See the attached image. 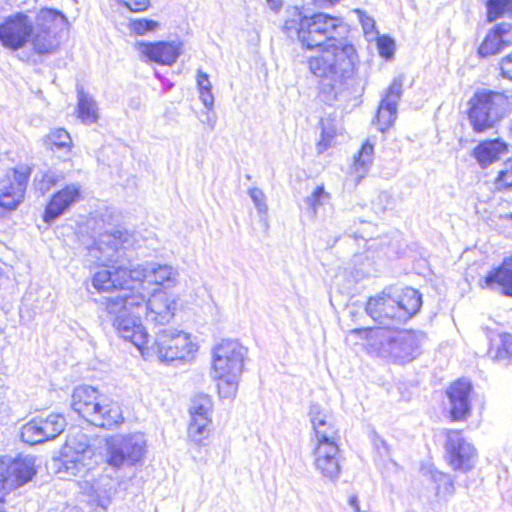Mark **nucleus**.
Returning a JSON list of instances; mask_svg holds the SVG:
<instances>
[{"mask_svg":"<svg viewBox=\"0 0 512 512\" xmlns=\"http://www.w3.org/2000/svg\"><path fill=\"white\" fill-rule=\"evenodd\" d=\"M113 326L124 340L130 341L142 353L148 343V334L138 317L131 313L119 315L113 320Z\"/></svg>","mask_w":512,"mask_h":512,"instance_id":"obj_19","label":"nucleus"},{"mask_svg":"<svg viewBox=\"0 0 512 512\" xmlns=\"http://www.w3.org/2000/svg\"><path fill=\"white\" fill-rule=\"evenodd\" d=\"M496 186L499 190L512 189V158L504 163V169L499 172L496 178Z\"/></svg>","mask_w":512,"mask_h":512,"instance_id":"obj_44","label":"nucleus"},{"mask_svg":"<svg viewBox=\"0 0 512 512\" xmlns=\"http://www.w3.org/2000/svg\"><path fill=\"white\" fill-rule=\"evenodd\" d=\"M86 421L96 427L113 429L124 422V416L117 402L103 397L99 403H96Z\"/></svg>","mask_w":512,"mask_h":512,"instance_id":"obj_20","label":"nucleus"},{"mask_svg":"<svg viewBox=\"0 0 512 512\" xmlns=\"http://www.w3.org/2000/svg\"><path fill=\"white\" fill-rule=\"evenodd\" d=\"M445 448L449 464L453 469L467 471L474 465L475 449L459 431L448 433Z\"/></svg>","mask_w":512,"mask_h":512,"instance_id":"obj_14","label":"nucleus"},{"mask_svg":"<svg viewBox=\"0 0 512 512\" xmlns=\"http://www.w3.org/2000/svg\"><path fill=\"white\" fill-rule=\"evenodd\" d=\"M257 211L259 213H266L267 212V204H266V197L263 193V191L257 187L251 188L248 191Z\"/></svg>","mask_w":512,"mask_h":512,"instance_id":"obj_49","label":"nucleus"},{"mask_svg":"<svg viewBox=\"0 0 512 512\" xmlns=\"http://www.w3.org/2000/svg\"><path fill=\"white\" fill-rule=\"evenodd\" d=\"M403 81L402 76L396 77L381 99L380 104L398 112L397 105L403 94Z\"/></svg>","mask_w":512,"mask_h":512,"instance_id":"obj_34","label":"nucleus"},{"mask_svg":"<svg viewBox=\"0 0 512 512\" xmlns=\"http://www.w3.org/2000/svg\"><path fill=\"white\" fill-rule=\"evenodd\" d=\"M392 295L396 297L399 316L402 317L404 322L414 316L421 308L422 296L414 288L407 287L400 294L392 290Z\"/></svg>","mask_w":512,"mask_h":512,"instance_id":"obj_26","label":"nucleus"},{"mask_svg":"<svg viewBox=\"0 0 512 512\" xmlns=\"http://www.w3.org/2000/svg\"><path fill=\"white\" fill-rule=\"evenodd\" d=\"M359 271L362 276H368L370 274V270L367 269L366 267L360 268Z\"/></svg>","mask_w":512,"mask_h":512,"instance_id":"obj_59","label":"nucleus"},{"mask_svg":"<svg viewBox=\"0 0 512 512\" xmlns=\"http://www.w3.org/2000/svg\"><path fill=\"white\" fill-rule=\"evenodd\" d=\"M47 138L51 145L59 149L69 147L71 144L69 133L62 128L51 131Z\"/></svg>","mask_w":512,"mask_h":512,"instance_id":"obj_46","label":"nucleus"},{"mask_svg":"<svg viewBox=\"0 0 512 512\" xmlns=\"http://www.w3.org/2000/svg\"><path fill=\"white\" fill-rule=\"evenodd\" d=\"M380 443H381L382 448H383L386 452H388V446H387V443H386L384 440H381V441H380Z\"/></svg>","mask_w":512,"mask_h":512,"instance_id":"obj_61","label":"nucleus"},{"mask_svg":"<svg viewBox=\"0 0 512 512\" xmlns=\"http://www.w3.org/2000/svg\"><path fill=\"white\" fill-rule=\"evenodd\" d=\"M468 121L475 133L496 129L510 111L509 97L499 91L481 89L468 101Z\"/></svg>","mask_w":512,"mask_h":512,"instance_id":"obj_5","label":"nucleus"},{"mask_svg":"<svg viewBox=\"0 0 512 512\" xmlns=\"http://www.w3.org/2000/svg\"><path fill=\"white\" fill-rule=\"evenodd\" d=\"M366 312L375 322L385 326V329H392L394 325L404 322L399 316V306L396 297L392 295V288L371 297L367 302Z\"/></svg>","mask_w":512,"mask_h":512,"instance_id":"obj_12","label":"nucleus"},{"mask_svg":"<svg viewBox=\"0 0 512 512\" xmlns=\"http://www.w3.org/2000/svg\"><path fill=\"white\" fill-rule=\"evenodd\" d=\"M212 401L207 395H198L191 401L189 408L191 419L210 418Z\"/></svg>","mask_w":512,"mask_h":512,"instance_id":"obj_36","label":"nucleus"},{"mask_svg":"<svg viewBox=\"0 0 512 512\" xmlns=\"http://www.w3.org/2000/svg\"><path fill=\"white\" fill-rule=\"evenodd\" d=\"M267 3L272 9L277 10L281 6L282 0H267Z\"/></svg>","mask_w":512,"mask_h":512,"instance_id":"obj_57","label":"nucleus"},{"mask_svg":"<svg viewBox=\"0 0 512 512\" xmlns=\"http://www.w3.org/2000/svg\"><path fill=\"white\" fill-rule=\"evenodd\" d=\"M80 198V186L77 184L67 185L53 195L47 204L43 219L51 223L60 217L65 211Z\"/></svg>","mask_w":512,"mask_h":512,"instance_id":"obj_23","label":"nucleus"},{"mask_svg":"<svg viewBox=\"0 0 512 512\" xmlns=\"http://www.w3.org/2000/svg\"><path fill=\"white\" fill-rule=\"evenodd\" d=\"M211 418L191 419L188 427V436L195 444H200L209 433Z\"/></svg>","mask_w":512,"mask_h":512,"instance_id":"obj_35","label":"nucleus"},{"mask_svg":"<svg viewBox=\"0 0 512 512\" xmlns=\"http://www.w3.org/2000/svg\"><path fill=\"white\" fill-rule=\"evenodd\" d=\"M78 117L88 125L97 122L99 118L97 103L83 90H78Z\"/></svg>","mask_w":512,"mask_h":512,"instance_id":"obj_30","label":"nucleus"},{"mask_svg":"<svg viewBox=\"0 0 512 512\" xmlns=\"http://www.w3.org/2000/svg\"><path fill=\"white\" fill-rule=\"evenodd\" d=\"M67 25L66 17L54 9H41L36 16L29 41L37 54H51L60 44L58 31Z\"/></svg>","mask_w":512,"mask_h":512,"instance_id":"obj_6","label":"nucleus"},{"mask_svg":"<svg viewBox=\"0 0 512 512\" xmlns=\"http://www.w3.org/2000/svg\"><path fill=\"white\" fill-rule=\"evenodd\" d=\"M30 174V168L24 165L7 173L0 189V207L13 210L22 202Z\"/></svg>","mask_w":512,"mask_h":512,"instance_id":"obj_13","label":"nucleus"},{"mask_svg":"<svg viewBox=\"0 0 512 512\" xmlns=\"http://www.w3.org/2000/svg\"><path fill=\"white\" fill-rule=\"evenodd\" d=\"M500 69L504 78L512 80V52L502 58Z\"/></svg>","mask_w":512,"mask_h":512,"instance_id":"obj_52","label":"nucleus"},{"mask_svg":"<svg viewBox=\"0 0 512 512\" xmlns=\"http://www.w3.org/2000/svg\"><path fill=\"white\" fill-rule=\"evenodd\" d=\"M485 5L488 22L512 14V0H486Z\"/></svg>","mask_w":512,"mask_h":512,"instance_id":"obj_33","label":"nucleus"},{"mask_svg":"<svg viewBox=\"0 0 512 512\" xmlns=\"http://www.w3.org/2000/svg\"><path fill=\"white\" fill-rule=\"evenodd\" d=\"M136 239L127 230H113L101 233L88 248L87 261L96 265L110 266L101 269L92 277V285L99 292L123 288L132 281V268L126 266L135 249Z\"/></svg>","mask_w":512,"mask_h":512,"instance_id":"obj_2","label":"nucleus"},{"mask_svg":"<svg viewBox=\"0 0 512 512\" xmlns=\"http://www.w3.org/2000/svg\"><path fill=\"white\" fill-rule=\"evenodd\" d=\"M197 86L201 102L206 108L212 109L214 105V96L211 91V83L208 74L201 70H199L197 74Z\"/></svg>","mask_w":512,"mask_h":512,"instance_id":"obj_37","label":"nucleus"},{"mask_svg":"<svg viewBox=\"0 0 512 512\" xmlns=\"http://www.w3.org/2000/svg\"><path fill=\"white\" fill-rule=\"evenodd\" d=\"M352 333L367 340L370 352L383 358H390L400 364L416 358L424 339L420 333L383 327L354 329Z\"/></svg>","mask_w":512,"mask_h":512,"instance_id":"obj_3","label":"nucleus"},{"mask_svg":"<svg viewBox=\"0 0 512 512\" xmlns=\"http://www.w3.org/2000/svg\"><path fill=\"white\" fill-rule=\"evenodd\" d=\"M486 285L492 289L500 288L506 296H512V267L504 262L488 273L485 278Z\"/></svg>","mask_w":512,"mask_h":512,"instance_id":"obj_27","label":"nucleus"},{"mask_svg":"<svg viewBox=\"0 0 512 512\" xmlns=\"http://www.w3.org/2000/svg\"><path fill=\"white\" fill-rule=\"evenodd\" d=\"M373 152L374 146L369 141H366L355 158V168L357 171L362 170L363 173L367 171L373 160Z\"/></svg>","mask_w":512,"mask_h":512,"instance_id":"obj_41","label":"nucleus"},{"mask_svg":"<svg viewBox=\"0 0 512 512\" xmlns=\"http://www.w3.org/2000/svg\"><path fill=\"white\" fill-rule=\"evenodd\" d=\"M375 119L378 130L385 132L397 119V111L380 104Z\"/></svg>","mask_w":512,"mask_h":512,"instance_id":"obj_39","label":"nucleus"},{"mask_svg":"<svg viewBox=\"0 0 512 512\" xmlns=\"http://www.w3.org/2000/svg\"><path fill=\"white\" fill-rule=\"evenodd\" d=\"M41 426L46 440H52L60 435L66 427V419L61 414H50L47 417H41Z\"/></svg>","mask_w":512,"mask_h":512,"instance_id":"obj_32","label":"nucleus"},{"mask_svg":"<svg viewBox=\"0 0 512 512\" xmlns=\"http://www.w3.org/2000/svg\"><path fill=\"white\" fill-rule=\"evenodd\" d=\"M471 390V382L466 379L457 380L447 390L453 420H462L469 414Z\"/></svg>","mask_w":512,"mask_h":512,"instance_id":"obj_22","label":"nucleus"},{"mask_svg":"<svg viewBox=\"0 0 512 512\" xmlns=\"http://www.w3.org/2000/svg\"><path fill=\"white\" fill-rule=\"evenodd\" d=\"M507 144L501 139L480 142L472 151V156L483 169L500 160L507 152Z\"/></svg>","mask_w":512,"mask_h":512,"instance_id":"obj_25","label":"nucleus"},{"mask_svg":"<svg viewBox=\"0 0 512 512\" xmlns=\"http://www.w3.org/2000/svg\"><path fill=\"white\" fill-rule=\"evenodd\" d=\"M157 27L158 23L156 21L146 18L134 19L130 22L131 30L138 35H144L155 30Z\"/></svg>","mask_w":512,"mask_h":512,"instance_id":"obj_47","label":"nucleus"},{"mask_svg":"<svg viewBox=\"0 0 512 512\" xmlns=\"http://www.w3.org/2000/svg\"><path fill=\"white\" fill-rule=\"evenodd\" d=\"M488 355L492 360L508 365L512 357V334L501 333L491 339Z\"/></svg>","mask_w":512,"mask_h":512,"instance_id":"obj_28","label":"nucleus"},{"mask_svg":"<svg viewBox=\"0 0 512 512\" xmlns=\"http://www.w3.org/2000/svg\"><path fill=\"white\" fill-rule=\"evenodd\" d=\"M338 1L339 0H313V3L319 7H327V6L334 5Z\"/></svg>","mask_w":512,"mask_h":512,"instance_id":"obj_56","label":"nucleus"},{"mask_svg":"<svg viewBox=\"0 0 512 512\" xmlns=\"http://www.w3.org/2000/svg\"><path fill=\"white\" fill-rule=\"evenodd\" d=\"M361 23L365 33H368L370 30L374 28V20L371 17H361Z\"/></svg>","mask_w":512,"mask_h":512,"instance_id":"obj_55","label":"nucleus"},{"mask_svg":"<svg viewBox=\"0 0 512 512\" xmlns=\"http://www.w3.org/2000/svg\"><path fill=\"white\" fill-rule=\"evenodd\" d=\"M309 418L316 437V444L337 443L338 429L333 416L319 404L312 403L309 407Z\"/></svg>","mask_w":512,"mask_h":512,"instance_id":"obj_18","label":"nucleus"},{"mask_svg":"<svg viewBox=\"0 0 512 512\" xmlns=\"http://www.w3.org/2000/svg\"><path fill=\"white\" fill-rule=\"evenodd\" d=\"M330 198V194L325 191L323 186H317L310 196L305 198V204L311 209L313 216H316L318 208Z\"/></svg>","mask_w":512,"mask_h":512,"instance_id":"obj_40","label":"nucleus"},{"mask_svg":"<svg viewBox=\"0 0 512 512\" xmlns=\"http://www.w3.org/2000/svg\"><path fill=\"white\" fill-rule=\"evenodd\" d=\"M377 47H378L379 54L382 57L389 59L394 54L395 43L389 37L380 36L377 40Z\"/></svg>","mask_w":512,"mask_h":512,"instance_id":"obj_48","label":"nucleus"},{"mask_svg":"<svg viewBox=\"0 0 512 512\" xmlns=\"http://www.w3.org/2000/svg\"><path fill=\"white\" fill-rule=\"evenodd\" d=\"M145 439L140 433L116 434L106 439L107 462L121 468L133 466L144 455Z\"/></svg>","mask_w":512,"mask_h":512,"instance_id":"obj_9","label":"nucleus"},{"mask_svg":"<svg viewBox=\"0 0 512 512\" xmlns=\"http://www.w3.org/2000/svg\"><path fill=\"white\" fill-rule=\"evenodd\" d=\"M136 49L143 59L161 65H172L181 53V43L166 42H138Z\"/></svg>","mask_w":512,"mask_h":512,"instance_id":"obj_17","label":"nucleus"},{"mask_svg":"<svg viewBox=\"0 0 512 512\" xmlns=\"http://www.w3.org/2000/svg\"><path fill=\"white\" fill-rule=\"evenodd\" d=\"M313 454L316 471L329 481H337L341 472V455L338 444H316Z\"/></svg>","mask_w":512,"mask_h":512,"instance_id":"obj_15","label":"nucleus"},{"mask_svg":"<svg viewBox=\"0 0 512 512\" xmlns=\"http://www.w3.org/2000/svg\"><path fill=\"white\" fill-rule=\"evenodd\" d=\"M62 176L53 171L42 173L40 177L36 176L34 185L36 190L42 194L48 192L57 182L61 180Z\"/></svg>","mask_w":512,"mask_h":512,"instance_id":"obj_42","label":"nucleus"},{"mask_svg":"<svg viewBox=\"0 0 512 512\" xmlns=\"http://www.w3.org/2000/svg\"><path fill=\"white\" fill-rule=\"evenodd\" d=\"M433 481L437 484V493L443 488L447 493H453V482L450 477L442 472L432 474Z\"/></svg>","mask_w":512,"mask_h":512,"instance_id":"obj_50","label":"nucleus"},{"mask_svg":"<svg viewBox=\"0 0 512 512\" xmlns=\"http://www.w3.org/2000/svg\"><path fill=\"white\" fill-rule=\"evenodd\" d=\"M41 424V417L33 418L24 424L21 429V439L23 442L35 445L47 441Z\"/></svg>","mask_w":512,"mask_h":512,"instance_id":"obj_31","label":"nucleus"},{"mask_svg":"<svg viewBox=\"0 0 512 512\" xmlns=\"http://www.w3.org/2000/svg\"><path fill=\"white\" fill-rule=\"evenodd\" d=\"M362 260L368 261V258L366 256H364V255H357V256L354 257V263L355 264L362 262Z\"/></svg>","mask_w":512,"mask_h":512,"instance_id":"obj_58","label":"nucleus"},{"mask_svg":"<svg viewBox=\"0 0 512 512\" xmlns=\"http://www.w3.org/2000/svg\"><path fill=\"white\" fill-rule=\"evenodd\" d=\"M248 350L239 341L222 339L212 349L211 377L222 398L235 397Z\"/></svg>","mask_w":512,"mask_h":512,"instance_id":"obj_4","label":"nucleus"},{"mask_svg":"<svg viewBox=\"0 0 512 512\" xmlns=\"http://www.w3.org/2000/svg\"><path fill=\"white\" fill-rule=\"evenodd\" d=\"M510 29V25L509 24H505V23H501V24H498L494 27L493 30H491L490 32L491 33H497L499 37H501V39H503V35H505Z\"/></svg>","mask_w":512,"mask_h":512,"instance_id":"obj_54","label":"nucleus"},{"mask_svg":"<svg viewBox=\"0 0 512 512\" xmlns=\"http://www.w3.org/2000/svg\"><path fill=\"white\" fill-rule=\"evenodd\" d=\"M335 136V132L333 128L326 127L324 121H321V135L320 139L316 144V149L319 154L325 152L328 148L332 146V142Z\"/></svg>","mask_w":512,"mask_h":512,"instance_id":"obj_45","label":"nucleus"},{"mask_svg":"<svg viewBox=\"0 0 512 512\" xmlns=\"http://www.w3.org/2000/svg\"><path fill=\"white\" fill-rule=\"evenodd\" d=\"M102 398L96 388L89 385H80L73 390L71 407L83 419L87 420L96 403H99Z\"/></svg>","mask_w":512,"mask_h":512,"instance_id":"obj_24","label":"nucleus"},{"mask_svg":"<svg viewBox=\"0 0 512 512\" xmlns=\"http://www.w3.org/2000/svg\"><path fill=\"white\" fill-rule=\"evenodd\" d=\"M503 262L506 264V266H510L512 267V256L511 257H508V258H505L503 260Z\"/></svg>","mask_w":512,"mask_h":512,"instance_id":"obj_60","label":"nucleus"},{"mask_svg":"<svg viewBox=\"0 0 512 512\" xmlns=\"http://www.w3.org/2000/svg\"><path fill=\"white\" fill-rule=\"evenodd\" d=\"M504 46V41L497 33L489 32L478 49V53L482 57L491 56L499 53Z\"/></svg>","mask_w":512,"mask_h":512,"instance_id":"obj_38","label":"nucleus"},{"mask_svg":"<svg viewBox=\"0 0 512 512\" xmlns=\"http://www.w3.org/2000/svg\"><path fill=\"white\" fill-rule=\"evenodd\" d=\"M131 11H144L149 6V0H117Z\"/></svg>","mask_w":512,"mask_h":512,"instance_id":"obj_51","label":"nucleus"},{"mask_svg":"<svg viewBox=\"0 0 512 512\" xmlns=\"http://www.w3.org/2000/svg\"><path fill=\"white\" fill-rule=\"evenodd\" d=\"M132 281L154 283L166 287L174 286L179 276L178 271L170 265L149 263L132 268Z\"/></svg>","mask_w":512,"mask_h":512,"instance_id":"obj_16","label":"nucleus"},{"mask_svg":"<svg viewBox=\"0 0 512 512\" xmlns=\"http://www.w3.org/2000/svg\"><path fill=\"white\" fill-rule=\"evenodd\" d=\"M33 32V22L25 13L8 16L0 24V42L12 50H18L28 43Z\"/></svg>","mask_w":512,"mask_h":512,"instance_id":"obj_11","label":"nucleus"},{"mask_svg":"<svg viewBox=\"0 0 512 512\" xmlns=\"http://www.w3.org/2000/svg\"><path fill=\"white\" fill-rule=\"evenodd\" d=\"M176 301L167 293L159 291L149 297L146 303V319L156 325H165L174 317Z\"/></svg>","mask_w":512,"mask_h":512,"instance_id":"obj_21","label":"nucleus"},{"mask_svg":"<svg viewBox=\"0 0 512 512\" xmlns=\"http://www.w3.org/2000/svg\"><path fill=\"white\" fill-rule=\"evenodd\" d=\"M505 218L512 220V213L506 214Z\"/></svg>","mask_w":512,"mask_h":512,"instance_id":"obj_62","label":"nucleus"},{"mask_svg":"<svg viewBox=\"0 0 512 512\" xmlns=\"http://www.w3.org/2000/svg\"><path fill=\"white\" fill-rule=\"evenodd\" d=\"M105 306L108 314L114 316L115 318L119 315L129 313L121 291L116 296L107 298Z\"/></svg>","mask_w":512,"mask_h":512,"instance_id":"obj_43","label":"nucleus"},{"mask_svg":"<svg viewBox=\"0 0 512 512\" xmlns=\"http://www.w3.org/2000/svg\"><path fill=\"white\" fill-rule=\"evenodd\" d=\"M202 122L206 124L210 130H214L217 122V117L215 114L207 112L205 114V119H203Z\"/></svg>","mask_w":512,"mask_h":512,"instance_id":"obj_53","label":"nucleus"},{"mask_svg":"<svg viewBox=\"0 0 512 512\" xmlns=\"http://www.w3.org/2000/svg\"><path fill=\"white\" fill-rule=\"evenodd\" d=\"M120 291L129 313H131L134 308H138L142 305L146 306L150 295L149 290L144 287L143 282H129L124 285L123 288H120Z\"/></svg>","mask_w":512,"mask_h":512,"instance_id":"obj_29","label":"nucleus"},{"mask_svg":"<svg viewBox=\"0 0 512 512\" xmlns=\"http://www.w3.org/2000/svg\"><path fill=\"white\" fill-rule=\"evenodd\" d=\"M151 350L161 361L190 360L197 351L189 334L173 328H165L156 332Z\"/></svg>","mask_w":512,"mask_h":512,"instance_id":"obj_7","label":"nucleus"},{"mask_svg":"<svg viewBox=\"0 0 512 512\" xmlns=\"http://www.w3.org/2000/svg\"><path fill=\"white\" fill-rule=\"evenodd\" d=\"M92 450L88 443V437L78 432L71 435L61 451V462L66 472L76 476L86 470L90 465Z\"/></svg>","mask_w":512,"mask_h":512,"instance_id":"obj_10","label":"nucleus"},{"mask_svg":"<svg viewBox=\"0 0 512 512\" xmlns=\"http://www.w3.org/2000/svg\"><path fill=\"white\" fill-rule=\"evenodd\" d=\"M32 457L0 458V512H6L8 495L28 483L35 475Z\"/></svg>","mask_w":512,"mask_h":512,"instance_id":"obj_8","label":"nucleus"},{"mask_svg":"<svg viewBox=\"0 0 512 512\" xmlns=\"http://www.w3.org/2000/svg\"><path fill=\"white\" fill-rule=\"evenodd\" d=\"M284 31L289 37L297 36L307 49H319L320 54L308 58L313 75L329 80L333 87L353 77L358 54L353 44L343 40L347 26L339 17L326 13L304 16L298 7L288 9Z\"/></svg>","mask_w":512,"mask_h":512,"instance_id":"obj_1","label":"nucleus"}]
</instances>
